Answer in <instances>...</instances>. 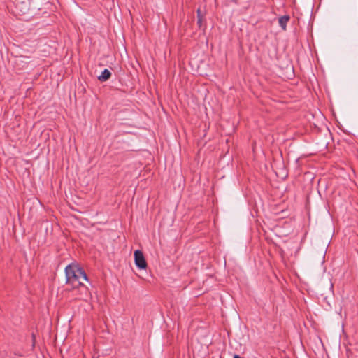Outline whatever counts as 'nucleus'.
<instances>
[{
	"instance_id": "f257e3e1",
	"label": "nucleus",
	"mask_w": 358,
	"mask_h": 358,
	"mask_svg": "<svg viewBox=\"0 0 358 358\" xmlns=\"http://www.w3.org/2000/svg\"><path fill=\"white\" fill-rule=\"evenodd\" d=\"M66 282L73 289L83 285V281H87V276L84 270L78 265L71 264L65 268Z\"/></svg>"
},
{
	"instance_id": "f03ea898",
	"label": "nucleus",
	"mask_w": 358,
	"mask_h": 358,
	"mask_svg": "<svg viewBox=\"0 0 358 358\" xmlns=\"http://www.w3.org/2000/svg\"><path fill=\"white\" fill-rule=\"evenodd\" d=\"M134 261L136 266L140 269L146 268L147 263L144 255L141 250H137L134 252Z\"/></svg>"
},
{
	"instance_id": "7ed1b4c3",
	"label": "nucleus",
	"mask_w": 358,
	"mask_h": 358,
	"mask_svg": "<svg viewBox=\"0 0 358 358\" xmlns=\"http://www.w3.org/2000/svg\"><path fill=\"white\" fill-rule=\"evenodd\" d=\"M290 17L289 15H283L280 17L278 20L279 25L281 27L282 30L285 31L287 29V24L289 21Z\"/></svg>"
},
{
	"instance_id": "20e7f679",
	"label": "nucleus",
	"mask_w": 358,
	"mask_h": 358,
	"mask_svg": "<svg viewBox=\"0 0 358 358\" xmlns=\"http://www.w3.org/2000/svg\"><path fill=\"white\" fill-rule=\"evenodd\" d=\"M111 76V73L107 69H104V71L101 73V74L98 77L99 80L101 82H104L108 80Z\"/></svg>"
},
{
	"instance_id": "39448f33",
	"label": "nucleus",
	"mask_w": 358,
	"mask_h": 358,
	"mask_svg": "<svg viewBox=\"0 0 358 358\" xmlns=\"http://www.w3.org/2000/svg\"><path fill=\"white\" fill-rule=\"evenodd\" d=\"M200 13H201V10H200V9H198V10H197V14H198V24H201V22H202L201 18V17H200Z\"/></svg>"
},
{
	"instance_id": "423d86ee",
	"label": "nucleus",
	"mask_w": 358,
	"mask_h": 358,
	"mask_svg": "<svg viewBox=\"0 0 358 358\" xmlns=\"http://www.w3.org/2000/svg\"><path fill=\"white\" fill-rule=\"evenodd\" d=\"M18 59H19V60H20V62H24L23 59H28V57H24V56H20V57H18Z\"/></svg>"
}]
</instances>
